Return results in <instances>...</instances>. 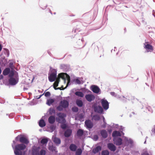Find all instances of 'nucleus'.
<instances>
[{
	"mask_svg": "<svg viewBox=\"0 0 155 155\" xmlns=\"http://www.w3.org/2000/svg\"><path fill=\"white\" fill-rule=\"evenodd\" d=\"M111 94L112 95H114V94L115 93L114 92H111Z\"/></svg>",
	"mask_w": 155,
	"mask_h": 155,
	"instance_id": "obj_51",
	"label": "nucleus"
},
{
	"mask_svg": "<svg viewBox=\"0 0 155 155\" xmlns=\"http://www.w3.org/2000/svg\"><path fill=\"white\" fill-rule=\"evenodd\" d=\"M68 102L67 100H63L60 101L59 105L57 107V109L59 111H61L63 110V108L68 107Z\"/></svg>",
	"mask_w": 155,
	"mask_h": 155,
	"instance_id": "obj_2",
	"label": "nucleus"
},
{
	"mask_svg": "<svg viewBox=\"0 0 155 155\" xmlns=\"http://www.w3.org/2000/svg\"><path fill=\"white\" fill-rule=\"evenodd\" d=\"M10 69L9 68H5L3 71V74L4 76L8 75L10 73Z\"/></svg>",
	"mask_w": 155,
	"mask_h": 155,
	"instance_id": "obj_21",
	"label": "nucleus"
},
{
	"mask_svg": "<svg viewBox=\"0 0 155 155\" xmlns=\"http://www.w3.org/2000/svg\"><path fill=\"white\" fill-rule=\"evenodd\" d=\"M77 146L74 144H71L69 146V149L73 151H75L77 149Z\"/></svg>",
	"mask_w": 155,
	"mask_h": 155,
	"instance_id": "obj_19",
	"label": "nucleus"
},
{
	"mask_svg": "<svg viewBox=\"0 0 155 155\" xmlns=\"http://www.w3.org/2000/svg\"><path fill=\"white\" fill-rule=\"evenodd\" d=\"M55 120V117L54 116L51 115L48 118V121L50 124H52L54 123Z\"/></svg>",
	"mask_w": 155,
	"mask_h": 155,
	"instance_id": "obj_16",
	"label": "nucleus"
},
{
	"mask_svg": "<svg viewBox=\"0 0 155 155\" xmlns=\"http://www.w3.org/2000/svg\"><path fill=\"white\" fill-rule=\"evenodd\" d=\"M98 137L97 135H95L94 137V138L95 140H97L98 139Z\"/></svg>",
	"mask_w": 155,
	"mask_h": 155,
	"instance_id": "obj_47",
	"label": "nucleus"
},
{
	"mask_svg": "<svg viewBox=\"0 0 155 155\" xmlns=\"http://www.w3.org/2000/svg\"><path fill=\"white\" fill-rule=\"evenodd\" d=\"M26 148V146L24 144L21 143L16 145L15 147L14 153L15 155H22L21 150H24Z\"/></svg>",
	"mask_w": 155,
	"mask_h": 155,
	"instance_id": "obj_1",
	"label": "nucleus"
},
{
	"mask_svg": "<svg viewBox=\"0 0 155 155\" xmlns=\"http://www.w3.org/2000/svg\"><path fill=\"white\" fill-rule=\"evenodd\" d=\"M101 105L103 108L105 110H107L109 108V103L106 100L102 99L101 100Z\"/></svg>",
	"mask_w": 155,
	"mask_h": 155,
	"instance_id": "obj_8",
	"label": "nucleus"
},
{
	"mask_svg": "<svg viewBox=\"0 0 155 155\" xmlns=\"http://www.w3.org/2000/svg\"><path fill=\"white\" fill-rule=\"evenodd\" d=\"M72 133V130H71L68 129L65 131L64 136L66 137H69L71 135Z\"/></svg>",
	"mask_w": 155,
	"mask_h": 155,
	"instance_id": "obj_14",
	"label": "nucleus"
},
{
	"mask_svg": "<svg viewBox=\"0 0 155 155\" xmlns=\"http://www.w3.org/2000/svg\"><path fill=\"white\" fill-rule=\"evenodd\" d=\"M25 152H24V154H25Z\"/></svg>",
	"mask_w": 155,
	"mask_h": 155,
	"instance_id": "obj_53",
	"label": "nucleus"
},
{
	"mask_svg": "<svg viewBox=\"0 0 155 155\" xmlns=\"http://www.w3.org/2000/svg\"><path fill=\"white\" fill-rule=\"evenodd\" d=\"M49 150L52 151H54L55 150V147L53 146H50L49 148Z\"/></svg>",
	"mask_w": 155,
	"mask_h": 155,
	"instance_id": "obj_38",
	"label": "nucleus"
},
{
	"mask_svg": "<svg viewBox=\"0 0 155 155\" xmlns=\"http://www.w3.org/2000/svg\"><path fill=\"white\" fill-rule=\"evenodd\" d=\"M109 152L107 150H103L101 152L102 155H109Z\"/></svg>",
	"mask_w": 155,
	"mask_h": 155,
	"instance_id": "obj_34",
	"label": "nucleus"
},
{
	"mask_svg": "<svg viewBox=\"0 0 155 155\" xmlns=\"http://www.w3.org/2000/svg\"><path fill=\"white\" fill-rule=\"evenodd\" d=\"M101 148L100 146H97L96 148H94L92 150L93 152L95 154L98 152L99 151H100L101 150Z\"/></svg>",
	"mask_w": 155,
	"mask_h": 155,
	"instance_id": "obj_20",
	"label": "nucleus"
},
{
	"mask_svg": "<svg viewBox=\"0 0 155 155\" xmlns=\"http://www.w3.org/2000/svg\"><path fill=\"white\" fill-rule=\"evenodd\" d=\"M85 124L87 128H91L93 126V123L90 120H86L85 122Z\"/></svg>",
	"mask_w": 155,
	"mask_h": 155,
	"instance_id": "obj_9",
	"label": "nucleus"
},
{
	"mask_svg": "<svg viewBox=\"0 0 155 155\" xmlns=\"http://www.w3.org/2000/svg\"><path fill=\"white\" fill-rule=\"evenodd\" d=\"M86 99L89 102H91L94 100L95 99V97L92 94H88L85 96Z\"/></svg>",
	"mask_w": 155,
	"mask_h": 155,
	"instance_id": "obj_11",
	"label": "nucleus"
},
{
	"mask_svg": "<svg viewBox=\"0 0 155 155\" xmlns=\"http://www.w3.org/2000/svg\"><path fill=\"white\" fill-rule=\"evenodd\" d=\"M61 127L62 129H64L66 128L67 126L65 124H62L61 125Z\"/></svg>",
	"mask_w": 155,
	"mask_h": 155,
	"instance_id": "obj_40",
	"label": "nucleus"
},
{
	"mask_svg": "<svg viewBox=\"0 0 155 155\" xmlns=\"http://www.w3.org/2000/svg\"><path fill=\"white\" fill-rule=\"evenodd\" d=\"M57 115L60 118L58 120L59 123L63 124L66 122L64 118V117H65L66 116L64 114L59 113L57 114Z\"/></svg>",
	"mask_w": 155,
	"mask_h": 155,
	"instance_id": "obj_5",
	"label": "nucleus"
},
{
	"mask_svg": "<svg viewBox=\"0 0 155 155\" xmlns=\"http://www.w3.org/2000/svg\"><path fill=\"white\" fill-rule=\"evenodd\" d=\"M55 112V111L54 109L51 108L50 109V113L51 114H54Z\"/></svg>",
	"mask_w": 155,
	"mask_h": 155,
	"instance_id": "obj_37",
	"label": "nucleus"
},
{
	"mask_svg": "<svg viewBox=\"0 0 155 155\" xmlns=\"http://www.w3.org/2000/svg\"><path fill=\"white\" fill-rule=\"evenodd\" d=\"M43 94H42L40 96H39L37 98H38V99H39L41 97V96H42L43 95Z\"/></svg>",
	"mask_w": 155,
	"mask_h": 155,
	"instance_id": "obj_50",
	"label": "nucleus"
},
{
	"mask_svg": "<svg viewBox=\"0 0 155 155\" xmlns=\"http://www.w3.org/2000/svg\"><path fill=\"white\" fill-rule=\"evenodd\" d=\"M76 103L77 105L79 107H82L83 105V103L81 100H78L77 101Z\"/></svg>",
	"mask_w": 155,
	"mask_h": 155,
	"instance_id": "obj_29",
	"label": "nucleus"
},
{
	"mask_svg": "<svg viewBox=\"0 0 155 155\" xmlns=\"http://www.w3.org/2000/svg\"><path fill=\"white\" fill-rule=\"evenodd\" d=\"M144 48L146 49L147 52H152L153 50V47L149 44L148 42H145L143 44Z\"/></svg>",
	"mask_w": 155,
	"mask_h": 155,
	"instance_id": "obj_4",
	"label": "nucleus"
},
{
	"mask_svg": "<svg viewBox=\"0 0 155 155\" xmlns=\"http://www.w3.org/2000/svg\"><path fill=\"white\" fill-rule=\"evenodd\" d=\"M114 143L117 145L119 146L122 144V140L120 137L114 138L113 139Z\"/></svg>",
	"mask_w": 155,
	"mask_h": 155,
	"instance_id": "obj_10",
	"label": "nucleus"
},
{
	"mask_svg": "<svg viewBox=\"0 0 155 155\" xmlns=\"http://www.w3.org/2000/svg\"><path fill=\"white\" fill-rule=\"evenodd\" d=\"M3 78V76L2 75H0V80L2 79Z\"/></svg>",
	"mask_w": 155,
	"mask_h": 155,
	"instance_id": "obj_48",
	"label": "nucleus"
},
{
	"mask_svg": "<svg viewBox=\"0 0 155 155\" xmlns=\"http://www.w3.org/2000/svg\"><path fill=\"white\" fill-rule=\"evenodd\" d=\"M75 94L77 96L81 97H83L84 96L83 93L80 91H77L75 92Z\"/></svg>",
	"mask_w": 155,
	"mask_h": 155,
	"instance_id": "obj_31",
	"label": "nucleus"
},
{
	"mask_svg": "<svg viewBox=\"0 0 155 155\" xmlns=\"http://www.w3.org/2000/svg\"><path fill=\"white\" fill-rule=\"evenodd\" d=\"M112 136L113 137L120 136L121 134L119 131H114L113 132L112 134Z\"/></svg>",
	"mask_w": 155,
	"mask_h": 155,
	"instance_id": "obj_23",
	"label": "nucleus"
},
{
	"mask_svg": "<svg viewBox=\"0 0 155 155\" xmlns=\"http://www.w3.org/2000/svg\"><path fill=\"white\" fill-rule=\"evenodd\" d=\"M2 49V47L1 44H0V52L1 51Z\"/></svg>",
	"mask_w": 155,
	"mask_h": 155,
	"instance_id": "obj_49",
	"label": "nucleus"
},
{
	"mask_svg": "<svg viewBox=\"0 0 155 155\" xmlns=\"http://www.w3.org/2000/svg\"><path fill=\"white\" fill-rule=\"evenodd\" d=\"M9 74L8 75V76L10 78H13V76L14 74L13 71L11 70V71H10Z\"/></svg>",
	"mask_w": 155,
	"mask_h": 155,
	"instance_id": "obj_36",
	"label": "nucleus"
},
{
	"mask_svg": "<svg viewBox=\"0 0 155 155\" xmlns=\"http://www.w3.org/2000/svg\"><path fill=\"white\" fill-rule=\"evenodd\" d=\"M53 141L56 144H59L61 143V140L60 139L56 137L54 138Z\"/></svg>",
	"mask_w": 155,
	"mask_h": 155,
	"instance_id": "obj_28",
	"label": "nucleus"
},
{
	"mask_svg": "<svg viewBox=\"0 0 155 155\" xmlns=\"http://www.w3.org/2000/svg\"><path fill=\"white\" fill-rule=\"evenodd\" d=\"M54 102V99H50L47 100L46 104L49 106H50Z\"/></svg>",
	"mask_w": 155,
	"mask_h": 155,
	"instance_id": "obj_26",
	"label": "nucleus"
},
{
	"mask_svg": "<svg viewBox=\"0 0 155 155\" xmlns=\"http://www.w3.org/2000/svg\"><path fill=\"white\" fill-rule=\"evenodd\" d=\"M82 153V150L81 149L78 148L76 152V155H81Z\"/></svg>",
	"mask_w": 155,
	"mask_h": 155,
	"instance_id": "obj_32",
	"label": "nucleus"
},
{
	"mask_svg": "<svg viewBox=\"0 0 155 155\" xmlns=\"http://www.w3.org/2000/svg\"><path fill=\"white\" fill-rule=\"evenodd\" d=\"M75 83L78 84H81V81L78 79H76L75 80Z\"/></svg>",
	"mask_w": 155,
	"mask_h": 155,
	"instance_id": "obj_39",
	"label": "nucleus"
},
{
	"mask_svg": "<svg viewBox=\"0 0 155 155\" xmlns=\"http://www.w3.org/2000/svg\"><path fill=\"white\" fill-rule=\"evenodd\" d=\"M93 119L95 120H99L100 119V117L98 115H94L93 116Z\"/></svg>",
	"mask_w": 155,
	"mask_h": 155,
	"instance_id": "obj_33",
	"label": "nucleus"
},
{
	"mask_svg": "<svg viewBox=\"0 0 155 155\" xmlns=\"http://www.w3.org/2000/svg\"><path fill=\"white\" fill-rule=\"evenodd\" d=\"M92 90L94 93H98L100 91L99 87L96 86H91Z\"/></svg>",
	"mask_w": 155,
	"mask_h": 155,
	"instance_id": "obj_17",
	"label": "nucleus"
},
{
	"mask_svg": "<svg viewBox=\"0 0 155 155\" xmlns=\"http://www.w3.org/2000/svg\"><path fill=\"white\" fill-rule=\"evenodd\" d=\"M58 84H59V83H58V82H57L56 81H55L54 82V83L53 84V87L55 90H58V89H59L60 90H62V89H61V88H60V87L57 88L56 87L58 86Z\"/></svg>",
	"mask_w": 155,
	"mask_h": 155,
	"instance_id": "obj_27",
	"label": "nucleus"
},
{
	"mask_svg": "<svg viewBox=\"0 0 155 155\" xmlns=\"http://www.w3.org/2000/svg\"><path fill=\"white\" fill-rule=\"evenodd\" d=\"M46 151L44 150H41L39 153L38 155H45Z\"/></svg>",
	"mask_w": 155,
	"mask_h": 155,
	"instance_id": "obj_35",
	"label": "nucleus"
},
{
	"mask_svg": "<svg viewBox=\"0 0 155 155\" xmlns=\"http://www.w3.org/2000/svg\"><path fill=\"white\" fill-rule=\"evenodd\" d=\"M39 126L41 127H45L46 124L44 120L43 119L41 120L39 123Z\"/></svg>",
	"mask_w": 155,
	"mask_h": 155,
	"instance_id": "obj_24",
	"label": "nucleus"
},
{
	"mask_svg": "<svg viewBox=\"0 0 155 155\" xmlns=\"http://www.w3.org/2000/svg\"><path fill=\"white\" fill-rule=\"evenodd\" d=\"M136 100V99L135 98H134V97H132L130 99V100L132 102L134 103V101H135Z\"/></svg>",
	"mask_w": 155,
	"mask_h": 155,
	"instance_id": "obj_45",
	"label": "nucleus"
},
{
	"mask_svg": "<svg viewBox=\"0 0 155 155\" xmlns=\"http://www.w3.org/2000/svg\"><path fill=\"white\" fill-rule=\"evenodd\" d=\"M56 81H55L58 82V83H59L60 81V78L58 76V78H57L56 79Z\"/></svg>",
	"mask_w": 155,
	"mask_h": 155,
	"instance_id": "obj_46",
	"label": "nucleus"
},
{
	"mask_svg": "<svg viewBox=\"0 0 155 155\" xmlns=\"http://www.w3.org/2000/svg\"><path fill=\"white\" fill-rule=\"evenodd\" d=\"M4 49L5 51V53L7 54V57H8L9 55V52L8 50L6 48H4Z\"/></svg>",
	"mask_w": 155,
	"mask_h": 155,
	"instance_id": "obj_42",
	"label": "nucleus"
},
{
	"mask_svg": "<svg viewBox=\"0 0 155 155\" xmlns=\"http://www.w3.org/2000/svg\"><path fill=\"white\" fill-rule=\"evenodd\" d=\"M2 73V70L1 68H0V74H1Z\"/></svg>",
	"mask_w": 155,
	"mask_h": 155,
	"instance_id": "obj_52",
	"label": "nucleus"
},
{
	"mask_svg": "<svg viewBox=\"0 0 155 155\" xmlns=\"http://www.w3.org/2000/svg\"><path fill=\"white\" fill-rule=\"evenodd\" d=\"M19 140L20 142L24 144H28L29 143V141L28 139L23 136L20 137Z\"/></svg>",
	"mask_w": 155,
	"mask_h": 155,
	"instance_id": "obj_12",
	"label": "nucleus"
},
{
	"mask_svg": "<svg viewBox=\"0 0 155 155\" xmlns=\"http://www.w3.org/2000/svg\"><path fill=\"white\" fill-rule=\"evenodd\" d=\"M58 76L59 78H61L64 80V81H65L66 79L68 80V83L67 84L70 82V76L66 73H61L58 74Z\"/></svg>",
	"mask_w": 155,
	"mask_h": 155,
	"instance_id": "obj_3",
	"label": "nucleus"
},
{
	"mask_svg": "<svg viewBox=\"0 0 155 155\" xmlns=\"http://www.w3.org/2000/svg\"><path fill=\"white\" fill-rule=\"evenodd\" d=\"M84 132L83 130L79 129L77 132V135L78 137H81L83 134Z\"/></svg>",
	"mask_w": 155,
	"mask_h": 155,
	"instance_id": "obj_25",
	"label": "nucleus"
},
{
	"mask_svg": "<svg viewBox=\"0 0 155 155\" xmlns=\"http://www.w3.org/2000/svg\"><path fill=\"white\" fill-rule=\"evenodd\" d=\"M50 128L51 130H52V131H53L54 130L55 128V126L54 125H52L50 127Z\"/></svg>",
	"mask_w": 155,
	"mask_h": 155,
	"instance_id": "obj_44",
	"label": "nucleus"
},
{
	"mask_svg": "<svg viewBox=\"0 0 155 155\" xmlns=\"http://www.w3.org/2000/svg\"><path fill=\"white\" fill-rule=\"evenodd\" d=\"M93 107L95 112L101 114L103 112V109L100 106L95 105Z\"/></svg>",
	"mask_w": 155,
	"mask_h": 155,
	"instance_id": "obj_7",
	"label": "nucleus"
},
{
	"mask_svg": "<svg viewBox=\"0 0 155 155\" xmlns=\"http://www.w3.org/2000/svg\"><path fill=\"white\" fill-rule=\"evenodd\" d=\"M57 77V73L55 71L52 72L48 76V78L49 81L52 82L55 80Z\"/></svg>",
	"mask_w": 155,
	"mask_h": 155,
	"instance_id": "obj_6",
	"label": "nucleus"
},
{
	"mask_svg": "<svg viewBox=\"0 0 155 155\" xmlns=\"http://www.w3.org/2000/svg\"><path fill=\"white\" fill-rule=\"evenodd\" d=\"M40 148L39 147H38L34 149L32 151V154L33 155H38L39 153V149Z\"/></svg>",
	"mask_w": 155,
	"mask_h": 155,
	"instance_id": "obj_22",
	"label": "nucleus"
},
{
	"mask_svg": "<svg viewBox=\"0 0 155 155\" xmlns=\"http://www.w3.org/2000/svg\"><path fill=\"white\" fill-rule=\"evenodd\" d=\"M9 82L10 84L11 85H15L16 84L17 82L14 78H10L9 80Z\"/></svg>",
	"mask_w": 155,
	"mask_h": 155,
	"instance_id": "obj_15",
	"label": "nucleus"
},
{
	"mask_svg": "<svg viewBox=\"0 0 155 155\" xmlns=\"http://www.w3.org/2000/svg\"><path fill=\"white\" fill-rule=\"evenodd\" d=\"M72 110L73 111L76 112L78 111V109L77 107H74L72 108Z\"/></svg>",
	"mask_w": 155,
	"mask_h": 155,
	"instance_id": "obj_41",
	"label": "nucleus"
},
{
	"mask_svg": "<svg viewBox=\"0 0 155 155\" xmlns=\"http://www.w3.org/2000/svg\"><path fill=\"white\" fill-rule=\"evenodd\" d=\"M107 147L110 150L112 151H114L116 150V147L112 143H108L107 144Z\"/></svg>",
	"mask_w": 155,
	"mask_h": 155,
	"instance_id": "obj_13",
	"label": "nucleus"
},
{
	"mask_svg": "<svg viewBox=\"0 0 155 155\" xmlns=\"http://www.w3.org/2000/svg\"><path fill=\"white\" fill-rule=\"evenodd\" d=\"M51 95V94L48 91L45 94V96L46 97L50 96Z\"/></svg>",
	"mask_w": 155,
	"mask_h": 155,
	"instance_id": "obj_43",
	"label": "nucleus"
},
{
	"mask_svg": "<svg viewBox=\"0 0 155 155\" xmlns=\"http://www.w3.org/2000/svg\"><path fill=\"white\" fill-rule=\"evenodd\" d=\"M48 139L47 138H43L42 139L41 141V143L43 145L46 144L48 142Z\"/></svg>",
	"mask_w": 155,
	"mask_h": 155,
	"instance_id": "obj_30",
	"label": "nucleus"
},
{
	"mask_svg": "<svg viewBox=\"0 0 155 155\" xmlns=\"http://www.w3.org/2000/svg\"><path fill=\"white\" fill-rule=\"evenodd\" d=\"M101 134L102 136L104 138H105L107 137V131L104 130H102L101 131Z\"/></svg>",
	"mask_w": 155,
	"mask_h": 155,
	"instance_id": "obj_18",
	"label": "nucleus"
}]
</instances>
